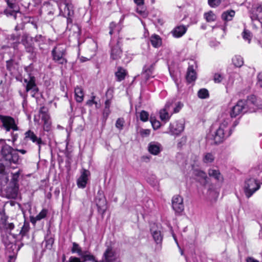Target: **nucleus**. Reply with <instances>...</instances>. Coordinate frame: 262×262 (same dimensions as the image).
I'll return each mask as SVG.
<instances>
[{
	"mask_svg": "<svg viewBox=\"0 0 262 262\" xmlns=\"http://www.w3.org/2000/svg\"><path fill=\"white\" fill-rule=\"evenodd\" d=\"M246 105V101L239 100L232 107L230 112V116L227 114L222 115L220 125L213 135V140L216 144L222 142L231 135L232 129L229 126V124L231 122V118H235L240 114L246 112L247 111Z\"/></svg>",
	"mask_w": 262,
	"mask_h": 262,
	"instance_id": "obj_1",
	"label": "nucleus"
},
{
	"mask_svg": "<svg viewBox=\"0 0 262 262\" xmlns=\"http://www.w3.org/2000/svg\"><path fill=\"white\" fill-rule=\"evenodd\" d=\"M0 149L2 159L9 163L16 164L19 160V156L15 150L7 144L4 140H0Z\"/></svg>",
	"mask_w": 262,
	"mask_h": 262,
	"instance_id": "obj_2",
	"label": "nucleus"
},
{
	"mask_svg": "<svg viewBox=\"0 0 262 262\" xmlns=\"http://www.w3.org/2000/svg\"><path fill=\"white\" fill-rule=\"evenodd\" d=\"M58 6L60 15L67 18L68 24L72 23V17L74 15V10L72 3L67 0H60L58 3Z\"/></svg>",
	"mask_w": 262,
	"mask_h": 262,
	"instance_id": "obj_3",
	"label": "nucleus"
},
{
	"mask_svg": "<svg viewBox=\"0 0 262 262\" xmlns=\"http://www.w3.org/2000/svg\"><path fill=\"white\" fill-rule=\"evenodd\" d=\"M53 60L59 64L64 65L67 62L66 58V48L64 45H58L55 47L51 52Z\"/></svg>",
	"mask_w": 262,
	"mask_h": 262,
	"instance_id": "obj_4",
	"label": "nucleus"
},
{
	"mask_svg": "<svg viewBox=\"0 0 262 262\" xmlns=\"http://www.w3.org/2000/svg\"><path fill=\"white\" fill-rule=\"evenodd\" d=\"M121 38L117 37H113L111 40L110 46L111 47V58L113 60H117L121 58L122 54L121 49Z\"/></svg>",
	"mask_w": 262,
	"mask_h": 262,
	"instance_id": "obj_5",
	"label": "nucleus"
},
{
	"mask_svg": "<svg viewBox=\"0 0 262 262\" xmlns=\"http://www.w3.org/2000/svg\"><path fill=\"white\" fill-rule=\"evenodd\" d=\"M260 187L259 183L256 178L247 179L245 183L244 192L247 198L251 197L253 194L258 190Z\"/></svg>",
	"mask_w": 262,
	"mask_h": 262,
	"instance_id": "obj_6",
	"label": "nucleus"
},
{
	"mask_svg": "<svg viewBox=\"0 0 262 262\" xmlns=\"http://www.w3.org/2000/svg\"><path fill=\"white\" fill-rule=\"evenodd\" d=\"M0 121L2 122L3 127L7 132H9L11 129L13 131L19 129L17 126V123L11 117L0 115Z\"/></svg>",
	"mask_w": 262,
	"mask_h": 262,
	"instance_id": "obj_7",
	"label": "nucleus"
},
{
	"mask_svg": "<svg viewBox=\"0 0 262 262\" xmlns=\"http://www.w3.org/2000/svg\"><path fill=\"white\" fill-rule=\"evenodd\" d=\"M24 141L25 142L31 141L32 143L35 144L38 146L39 151L40 150L41 146L45 144L42 139L40 137H38L37 135L31 129L25 133Z\"/></svg>",
	"mask_w": 262,
	"mask_h": 262,
	"instance_id": "obj_8",
	"label": "nucleus"
},
{
	"mask_svg": "<svg viewBox=\"0 0 262 262\" xmlns=\"http://www.w3.org/2000/svg\"><path fill=\"white\" fill-rule=\"evenodd\" d=\"M154 69V63H147L143 67L140 75L142 84H145L150 78L154 77L152 75Z\"/></svg>",
	"mask_w": 262,
	"mask_h": 262,
	"instance_id": "obj_9",
	"label": "nucleus"
},
{
	"mask_svg": "<svg viewBox=\"0 0 262 262\" xmlns=\"http://www.w3.org/2000/svg\"><path fill=\"white\" fill-rule=\"evenodd\" d=\"M184 129L183 121H177L170 123L168 133L171 135L178 136Z\"/></svg>",
	"mask_w": 262,
	"mask_h": 262,
	"instance_id": "obj_10",
	"label": "nucleus"
},
{
	"mask_svg": "<svg viewBox=\"0 0 262 262\" xmlns=\"http://www.w3.org/2000/svg\"><path fill=\"white\" fill-rule=\"evenodd\" d=\"M172 104L170 102L166 103L164 108L159 112L160 119L165 122H167L170 119L173 112L171 109Z\"/></svg>",
	"mask_w": 262,
	"mask_h": 262,
	"instance_id": "obj_11",
	"label": "nucleus"
},
{
	"mask_svg": "<svg viewBox=\"0 0 262 262\" xmlns=\"http://www.w3.org/2000/svg\"><path fill=\"white\" fill-rule=\"evenodd\" d=\"M172 207L177 213H181L184 209L183 199L179 195H175L172 199Z\"/></svg>",
	"mask_w": 262,
	"mask_h": 262,
	"instance_id": "obj_12",
	"label": "nucleus"
},
{
	"mask_svg": "<svg viewBox=\"0 0 262 262\" xmlns=\"http://www.w3.org/2000/svg\"><path fill=\"white\" fill-rule=\"evenodd\" d=\"M117 259L116 254L111 248H107L104 252L102 259L95 262H113Z\"/></svg>",
	"mask_w": 262,
	"mask_h": 262,
	"instance_id": "obj_13",
	"label": "nucleus"
},
{
	"mask_svg": "<svg viewBox=\"0 0 262 262\" xmlns=\"http://www.w3.org/2000/svg\"><path fill=\"white\" fill-rule=\"evenodd\" d=\"M90 174V172L89 170L85 169H82L81 175L77 181V184L79 188H84L85 187Z\"/></svg>",
	"mask_w": 262,
	"mask_h": 262,
	"instance_id": "obj_14",
	"label": "nucleus"
},
{
	"mask_svg": "<svg viewBox=\"0 0 262 262\" xmlns=\"http://www.w3.org/2000/svg\"><path fill=\"white\" fill-rule=\"evenodd\" d=\"M24 82L26 84V91L29 92L31 89L37 87L35 78L31 74H29L28 77L24 79Z\"/></svg>",
	"mask_w": 262,
	"mask_h": 262,
	"instance_id": "obj_15",
	"label": "nucleus"
},
{
	"mask_svg": "<svg viewBox=\"0 0 262 262\" xmlns=\"http://www.w3.org/2000/svg\"><path fill=\"white\" fill-rule=\"evenodd\" d=\"M187 28L184 25H180L176 26L171 31V33L175 38H179L182 37L187 31Z\"/></svg>",
	"mask_w": 262,
	"mask_h": 262,
	"instance_id": "obj_16",
	"label": "nucleus"
},
{
	"mask_svg": "<svg viewBox=\"0 0 262 262\" xmlns=\"http://www.w3.org/2000/svg\"><path fill=\"white\" fill-rule=\"evenodd\" d=\"M149 152L154 155H157L162 149V146L160 143L157 142H151L148 145Z\"/></svg>",
	"mask_w": 262,
	"mask_h": 262,
	"instance_id": "obj_17",
	"label": "nucleus"
},
{
	"mask_svg": "<svg viewBox=\"0 0 262 262\" xmlns=\"http://www.w3.org/2000/svg\"><path fill=\"white\" fill-rule=\"evenodd\" d=\"M208 173L210 177L214 179L219 182H222L224 178L220 170L217 168H211L208 169Z\"/></svg>",
	"mask_w": 262,
	"mask_h": 262,
	"instance_id": "obj_18",
	"label": "nucleus"
},
{
	"mask_svg": "<svg viewBox=\"0 0 262 262\" xmlns=\"http://www.w3.org/2000/svg\"><path fill=\"white\" fill-rule=\"evenodd\" d=\"M48 210L47 209H42L41 211L35 217H31L30 219L31 222L35 224L37 221H40L42 219H45L48 213Z\"/></svg>",
	"mask_w": 262,
	"mask_h": 262,
	"instance_id": "obj_19",
	"label": "nucleus"
},
{
	"mask_svg": "<svg viewBox=\"0 0 262 262\" xmlns=\"http://www.w3.org/2000/svg\"><path fill=\"white\" fill-rule=\"evenodd\" d=\"M186 78L187 81L189 83L195 80L196 78V73L192 66H189L188 68Z\"/></svg>",
	"mask_w": 262,
	"mask_h": 262,
	"instance_id": "obj_20",
	"label": "nucleus"
},
{
	"mask_svg": "<svg viewBox=\"0 0 262 262\" xmlns=\"http://www.w3.org/2000/svg\"><path fill=\"white\" fill-rule=\"evenodd\" d=\"M96 202L99 211H101L102 213H104L106 209V199L104 197L97 199Z\"/></svg>",
	"mask_w": 262,
	"mask_h": 262,
	"instance_id": "obj_21",
	"label": "nucleus"
},
{
	"mask_svg": "<svg viewBox=\"0 0 262 262\" xmlns=\"http://www.w3.org/2000/svg\"><path fill=\"white\" fill-rule=\"evenodd\" d=\"M151 45L155 48H159L162 45V39L157 34H152L150 37Z\"/></svg>",
	"mask_w": 262,
	"mask_h": 262,
	"instance_id": "obj_22",
	"label": "nucleus"
},
{
	"mask_svg": "<svg viewBox=\"0 0 262 262\" xmlns=\"http://www.w3.org/2000/svg\"><path fill=\"white\" fill-rule=\"evenodd\" d=\"M110 32L109 33L111 35H114L113 37H115V38L119 37V32L121 30V28L118 25H117L114 22H112L110 24Z\"/></svg>",
	"mask_w": 262,
	"mask_h": 262,
	"instance_id": "obj_23",
	"label": "nucleus"
},
{
	"mask_svg": "<svg viewBox=\"0 0 262 262\" xmlns=\"http://www.w3.org/2000/svg\"><path fill=\"white\" fill-rule=\"evenodd\" d=\"M235 14V12L234 10H227L222 13L221 17L224 21L227 22L232 20Z\"/></svg>",
	"mask_w": 262,
	"mask_h": 262,
	"instance_id": "obj_24",
	"label": "nucleus"
},
{
	"mask_svg": "<svg viewBox=\"0 0 262 262\" xmlns=\"http://www.w3.org/2000/svg\"><path fill=\"white\" fill-rule=\"evenodd\" d=\"M127 74L126 71L121 67H118L117 72L115 73V76L117 81H121L124 80Z\"/></svg>",
	"mask_w": 262,
	"mask_h": 262,
	"instance_id": "obj_25",
	"label": "nucleus"
},
{
	"mask_svg": "<svg viewBox=\"0 0 262 262\" xmlns=\"http://www.w3.org/2000/svg\"><path fill=\"white\" fill-rule=\"evenodd\" d=\"M195 175L196 176L198 180L205 185L207 182V176L206 173L202 170H196L195 172Z\"/></svg>",
	"mask_w": 262,
	"mask_h": 262,
	"instance_id": "obj_26",
	"label": "nucleus"
},
{
	"mask_svg": "<svg viewBox=\"0 0 262 262\" xmlns=\"http://www.w3.org/2000/svg\"><path fill=\"white\" fill-rule=\"evenodd\" d=\"M54 240L51 237H45L44 241L42 242V246L45 249L51 250L52 248Z\"/></svg>",
	"mask_w": 262,
	"mask_h": 262,
	"instance_id": "obj_27",
	"label": "nucleus"
},
{
	"mask_svg": "<svg viewBox=\"0 0 262 262\" xmlns=\"http://www.w3.org/2000/svg\"><path fill=\"white\" fill-rule=\"evenodd\" d=\"M39 114L42 121L50 119L48 109L44 106L41 107L39 111Z\"/></svg>",
	"mask_w": 262,
	"mask_h": 262,
	"instance_id": "obj_28",
	"label": "nucleus"
},
{
	"mask_svg": "<svg viewBox=\"0 0 262 262\" xmlns=\"http://www.w3.org/2000/svg\"><path fill=\"white\" fill-rule=\"evenodd\" d=\"M250 17L252 20L258 19L259 17L262 18V3L256 7L255 13H251Z\"/></svg>",
	"mask_w": 262,
	"mask_h": 262,
	"instance_id": "obj_29",
	"label": "nucleus"
},
{
	"mask_svg": "<svg viewBox=\"0 0 262 262\" xmlns=\"http://www.w3.org/2000/svg\"><path fill=\"white\" fill-rule=\"evenodd\" d=\"M83 92L82 89L80 87H76L75 89V99L78 102H81L83 100Z\"/></svg>",
	"mask_w": 262,
	"mask_h": 262,
	"instance_id": "obj_30",
	"label": "nucleus"
},
{
	"mask_svg": "<svg viewBox=\"0 0 262 262\" xmlns=\"http://www.w3.org/2000/svg\"><path fill=\"white\" fill-rule=\"evenodd\" d=\"M233 65L237 68L241 67L244 64V60L240 55H235L232 59Z\"/></svg>",
	"mask_w": 262,
	"mask_h": 262,
	"instance_id": "obj_31",
	"label": "nucleus"
},
{
	"mask_svg": "<svg viewBox=\"0 0 262 262\" xmlns=\"http://www.w3.org/2000/svg\"><path fill=\"white\" fill-rule=\"evenodd\" d=\"M72 253H77L79 256L83 255V251H82L81 247L76 243L73 242L71 248Z\"/></svg>",
	"mask_w": 262,
	"mask_h": 262,
	"instance_id": "obj_32",
	"label": "nucleus"
},
{
	"mask_svg": "<svg viewBox=\"0 0 262 262\" xmlns=\"http://www.w3.org/2000/svg\"><path fill=\"white\" fill-rule=\"evenodd\" d=\"M151 234L155 241L157 243H161L162 241V236L161 232L159 230L153 231L151 230Z\"/></svg>",
	"mask_w": 262,
	"mask_h": 262,
	"instance_id": "obj_33",
	"label": "nucleus"
},
{
	"mask_svg": "<svg viewBox=\"0 0 262 262\" xmlns=\"http://www.w3.org/2000/svg\"><path fill=\"white\" fill-rule=\"evenodd\" d=\"M136 12L143 17H146L148 16V12L143 5L137 6Z\"/></svg>",
	"mask_w": 262,
	"mask_h": 262,
	"instance_id": "obj_34",
	"label": "nucleus"
},
{
	"mask_svg": "<svg viewBox=\"0 0 262 262\" xmlns=\"http://www.w3.org/2000/svg\"><path fill=\"white\" fill-rule=\"evenodd\" d=\"M83 259L84 261H92L93 262H95L97 261L95 257L91 254L88 251H83V255L80 256Z\"/></svg>",
	"mask_w": 262,
	"mask_h": 262,
	"instance_id": "obj_35",
	"label": "nucleus"
},
{
	"mask_svg": "<svg viewBox=\"0 0 262 262\" xmlns=\"http://www.w3.org/2000/svg\"><path fill=\"white\" fill-rule=\"evenodd\" d=\"M214 160V156L210 152L204 154L203 161L205 163H212Z\"/></svg>",
	"mask_w": 262,
	"mask_h": 262,
	"instance_id": "obj_36",
	"label": "nucleus"
},
{
	"mask_svg": "<svg viewBox=\"0 0 262 262\" xmlns=\"http://www.w3.org/2000/svg\"><path fill=\"white\" fill-rule=\"evenodd\" d=\"M204 17L208 22H211L214 21L216 18V16L215 15V14L212 12L209 11L208 12L205 13L204 14Z\"/></svg>",
	"mask_w": 262,
	"mask_h": 262,
	"instance_id": "obj_37",
	"label": "nucleus"
},
{
	"mask_svg": "<svg viewBox=\"0 0 262 262\" xmlns=\"http://www.w3.org/2000/svg\"><path fill=\"white\" fill-rule=\"evenodd\" d=\"M198 96L201 99L207 98L209 96V92L206 89H201L198 92Z\"/></svg>",
	"mask_w": 262,
	"mask_h": 262,
	"instance_id": "obj_38",
	"label": "nucleus"
},
{
	"mask_svg": "<svg viewBox=\"0 0 262 262\" xmlns=\"http://www.w3.org/2000/svg\"><path fill=\"white\" fill-rule=\"evenodd\" d=\"M12 9V10L6 9L5 10L4 13L7 16H13L15 19L16 18L17 14L20 13V12L16 8Z\"/></svg>",
	"mask_w": 262,
	"mask_h": 262,
	"instance_id": "obj_39",
	"label": "nucleus"
},
{
	"mask_svg": "<svg viewBox=\"0 0 262 262\" xmlns=\"http://www.w3.org/2000/svg\"><path fill=\"white\" fill-rule=\"evenodd\" d=\"M242 36L245 40L247 41L249 43L250 42L252 34L250 31L245 29L242 33Z\"/></svg>",
	"mask_w": 262,
	"mask_h": 262,
	"instance_id": "obj_40",
	"label": "nucleus"
},
{
	"mask_svg": "<svg viewBox=\"0 0 262 262\" xmlns=\"http://www.w3.org/2000/svg\"><path fill=\"white\" fill-rule=\"evenodd\" d=\"M32 39L31 38L27 35H24L22 37L21 42L23 45L25 46V47L30 45V44H32L31 43Z\"/></svg>",
	"mask_w": 262,
	"mask_h": 262,
	"instance_id": "obj_41",
	"label": "nucleus"
},
{
	"mask_svg": "<svg viewBox=\"0 0 262 262\" xmlns=\"http://www.w3.org/2000/svg\"><path fill=\"white\" fill-rule=\"evenodd\" d=\"M150 121L154 129H158L161 126L160 122L157 120L155 117H151L150 118Z\"/></svg>",
	"mask_w": 262,
	"mask_h": 262,
	"instance_id": "obj_42",
	"label": "nucleus"
},
{
	"mask_svg": "<svg viewBox=\"0 0 262 262\" xmlns=\"http://www.w3.org/2000/svg\"><path fill=\"white\" fill-rule=\"evenodd\" d=\"M170 102L172 104V105L171 106V109L173 112V114L178 113L183 106V104L182 103H181L180 102H179L177 104L176 106H173L172 102Z\"/></svg>",
	"mask_w": 262,
	"mask_h": 262,
	"instance_id": "obj_43",
	"label": "nucleus"
},
{
	"mask_svg": "<svg viewBox=\"0 0 262 262\" xmlns=\"http://www.w3.org/2000/svg\"><path fill=\"white\" fill-rule=\"evenodd\" d=\"M224 78L223 75L219 73H215L213 75V81L215 83H219L222 82Z\"/></svg>",
	"mask_w": 262,
	"mask_h": 262,
	"instance_id": "obj_44",
	"label": "nucleus"
},
{
	"mask_svg": "<svg viewBox=\"0 0 262 262\" xmlns=\"http://www.w3.org/2000/svg\"><path fill=\"white\" fill-rule=\"evenodd\" d=\"M140 119L141 121L143 122H146L148 120L149 118V114L148 113L145 111H142L140 113Z\"/></svg>",
	"mask_w": 262,
	"mask_h": 262,
	"instance_id": "obj_45",
	"label": "nucleus"
},
{
	"mask_svg": "<svg viewBox=\"0 0 262 262\" xmlns=\"http://www.w3.org/2000/svg\"><path fill=\"white\" fill-rule=\"evenodd\" d=\"M124 124V120L123 118H118L116 122V127L119 130H122Z\"/></svg>",
	"mask_w": 262,
	"mask_h": 262,
	"instance_id": "obj_46",
	"label": "nucleus"
},
{
	"mask_svg": "<svg viewBox=\"0 0 262 262\" xmlns=\"http://www.w3.org/2000/svg\"><path fill=\"white\" fill-rule=\"evenodd\" d=\"M43 122V130L46 132L50 131L51 128V119L47 120V121H45Z\"/></svg>",
	"mask_w": 262,
	"mask_h": 262,
	"instance_id": "obj_47",
	"label": "nucleus"
},
{
	"mask_svg": "<svg viewBox=\"0 0 262 262\" xmlns=\"http://www.w3.org/2000/svg\"><path fill=\"white\" fill-rule=\"evenodd\" d=\"M221 2V0H208V5L212 8L217 7Z\"/></svg>",
	"mask_w": 262,
	"mask_h": 262,
	"instance_id": "obj_48",
	"label": "nucleus"
},
{
	"mask_svg": "<svg viewBox=\"0 0 262 262\" xmlns=\"http://www.w3.org/2000/svg\"><path fill=\"white\" fill-rule=\"evenodd\" d=\"M110 113H111L110 109L109 108L104 107L102 115H103V119L105 121L107 119Z\"/></svg>",
	"mask_w": 262,
	"mask_h": 262,
	"instance_id": "obj_49",
	"label": "nucleus"
},
{
	"mask_svg": "<svg viewBox=\"0 0 262 262\" xmlns=\"http://www.w3.org/2000/svg\"><path fill=\"white\" fill-rule=\"evenodd\" d=\"M6 1L10 9H14L16 8L15 0H6Z\"/></svg>",
	"mask_w": 262,
	"mask_h": 262,
	"instance_id": "obj_50",
	"label": "nucleus"
},
{
	"mask_svg": "<svg viewBox=\"0 0 262 262\" xmlns=\"http://www.w3.org/2000/svg\"><path fill=\"white\" fill-rule=\"evenodd\" d=\"M150 130L149 129H142L140 131V134L142 137H146L149 135Z\"/></svg>",
	"mask_w": 262,
	"mask_h": 262,
	"instance_id": "obj_51",
	"label": "nucleus"
},
{
	"mask_svg": "<svg viewBox=\"0 0 262 262\" xmlns=\"http://www.w3.org/2000/svg\"><path fill=\"white\" fill-rule=\"evenodd\" d=\"M257 85L262 88V72L259 73L257 76Z\"/></svg>",
	"mask_w": 262,
	"mask_h": 262,
	"instance_id": "obj_52",
	"label": "nucleus"
},
{
	"mask_svg": "<svg viewBox=\"0 0 262 262\" xmlns=\"http://www.w3.org/2000/svg\"><path fill=\"white\" fill-rule=\"evenodd\" d=\"M95 96H92L91 97V99L89 100L86 102V104L89 105V106H92L94 104L97 105V102L95 101Z\"/></svg>",
	"mask_w": 262,
	"mask_h": 262,
	"instance_id": "obj_53",
	"label": "nucleus"
},
{
	"mask_svg": "<svg viewBox=\"0 0 262 262\" xmlns=\"http://www.w3.org/2000/svg\"><path fill=\"white\" fill-rule=\"evenodd\" d=\"M38 91H39V90H38V87L37 86L35 88H33V89H31L29 92H30L31 96L32 97H35L36 96V95L38 94Z\"/></svg>",
	"mask_w": 262,
	"mask_h": 262,
	"instance_id": "obj_54",
	"label": "nucleus"
},
{
	"mask_svg": "<svg viewBox=\"0 0 262 262\" xmlns=\"http://www.w3.org/2000/svg\"><path fill=\"white\" fill-rule=\"evenodd\" d=\"M25 49L26 51L29 53L33 54L34 53V48L32 44H30V45L26 47Z\"/></svg>",
	"mask_w": 262,
	"mask_h": 262,
	"instance_id": "obj_55",
	"label": "nucleus"
},
{
	"mask_svg": "<svg viewBox=\"0 0 262 262\" xmlns=\"http://www.w3.org/2000/svg\"><path fill=\"white\" fill-rule=\"evenodd\" d=\"M29 225H24L23 226V227H22V229L21 230V233L23 234H25L29 231Z\"/></svg>",
	"mask_w": 262,
	"mask_h": 262,
	"instance_id": "obj_56",
	"label": "nucleus"
},
{
	"mask_svg": "<svg viewBox=\"0 0 262 262\" xmlns=\"http://www.w3.org/2000/svg\"><path fill=\"white\" fill-rule=\"evenodd\" d=\"M13 66V61L12 60H8L6 62V67L7 69L9 71L11 70L12 67Z\"/></svg>",
	"mask_w": 262,
	"mask_h": 262,
	"instance_id": "obj_57",
	"label": "nucleus"
},
{
	"mask_svg": "<svg viewBox=\"0 0 262 262\" xmlns=\"http://www.w3.org/2000/svg\"><path fill=\"white\" fill-rule=\"evenodd\" d=\"M68 262H82L79 258L71 256L70 257Z\"/></svg>",
	"mask_w": 262,
	"mask_h": 262,
	"instance_id": "obj_58",
	"label": "nucleus"
},
{
	"mask_svg": "<svg viewBox=\"0 0 262 262\" xmlns=\"http://www.w3.org/2000/svg\"><path fill=\"white\" fill-rule=\"evenodd\" d=\"M19 171H17L15 173H12V180L13 181H17V179L19 177Z\"/></svg>",
	"mask_w": 262,
	"mask_h": 262,
	"instance_id": "obj_59",
	"label": "nucleus"
},
{
	"mask_svg": "<svg viewBox=\"0 0 262 262\" xmlns=\"http://www.w3.org/2000/svg\"><path fill=\"white\" fill-rule=\"evenodd\" d=\"M173 80H174L175 83H176V85L177 86L178 91H180L182 86L180 85V81H179V79H174L173 78Z\"/></svg>",
	"mask_w": 262,
	"mask_h": 262,
	"instance_id": "obj_60",
	"label": "nucleus"
},
{
	"mask_svg": "<svg viewBox=\"0 0 262 262\" xmlns=\"http://www.w3.org/2000/svg\"><path fill=\"white\" fill-rule=\"evenodd\" d=\"M111 105V99H107L105 102V108H110Z\"/></svg>",
	"mask_w": 262,
	"mask_h": 262,
	"instance_id": "obj_61",
	"label": "nucleus"
},
{
	"mask_svg": "<svg viewBox=\"0 0 262 262\" xmlns=\"http://www.w3.org/2000/svg\"><path fill=\"white\" fill-rule=\"evenodd\" d=\"M137 6H141L144 5V0H134Z\"/></svg>",
	"mask_w": 262,
	"mask_h": 262,
	"instance_id": "obj_62",
	"label": "nucleus"
},
{
	"mask_svg": "<svg viewBox=\"0 0 262 262\" xmlns=\"http://www.w3.org/2000/svg\"><path fill=\"white\" fill-rule=\"evenodd\" d=\"M246 262H259L258 260L254 259L252 257H248L246 259Z\"/></svg>",
	"mask_w": 262,
	"mask_h": 262,
	"instance_id": "obj_63",
	"label": "nucleus"
},
{
	"mask_svg": "<svg viewBox=\"0 0 262 262\" xmlns=\"http://www.w3.org/2000/svg\"><path fill=\"white\" fill-rule=\"evenodd\" d=\"M11 136H12V141L13 142H15L17 139V138H18V135L17 134H14L13 133H12L11 134Z\"/></svg>",
	"mask_w": 262,
	"mask_h": 262,
	"instance_id": "obj_64",
	"label": "nucleus"
}]
</instances>
